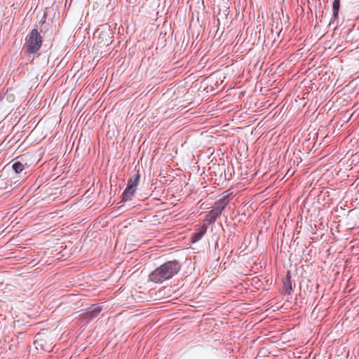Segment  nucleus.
<instances>
[{"label":"nucleus","mask_w":359,"mask_h":359,"mask_svg":"<svg viewBox=\"0 0 359 359\" xmlns=\"http://www.w3.org/2000/svg\"><path fill=\"white\" fill-rule=\"evenodd\" d=\"M284 292L287 294H290L292 290V283L290 278H287V281L284 282L283 286Z\"/></svg>","instance_id":"nucleus-10"},{"label":"nucleus","mask_w":359,"mask_h":359,"mask_svg":"<svg viewBox=\"0 0 359 359\" xmlns=\"http://www.w3.org/2000/svg\"><path fill=\"white\" fill-rule=\"evenodd\" d=\"M340 7V0H334L332 5L333 16L334 19L338 18L339 11Z\"/></svg>","instance_id":"nucleus-9"},{"label":"nucleus","mask_w":359,"mask_h":359,"mask_svg":"<svg viewBox=\"0 0 359 359\" xmlns=\"http://www.w3.org/2000/svg\"><path fill=\"white\" fill-rule=\"evenodd\" d=\"M101 311V308L97 304L93 305L88 311L86 312L85 315L88 320H92L96 318Z\"/></svg>","instance_id":"nucleus-5"},{"label":"nucleus","mask_w":359,"mask_h":359,"mask_svg":"<svg viewBox=\"0 0 359 359\" xmlns=\"http://www.w3.org/2000/svg\"><path fill=\"white\" fill-rule=\"evenodd\" d=\"M181 269L180 264L174 260L167 262L157 267L149 275V280L156 283H161L177 274Z\"/></svg>","instance_id":"nucleus-1"},{"label":"nucleus","mask_w":359,"mask_h":359,"mask_svg":"<svg viewBox=\"0 0 359 359\" xmlns=\"http://www.w3.org/2000/svg\"><path fill=\"white\" fill-rule=\"evenodd\" d=\"M207 231V227L203 225L201 228L196 230V231L192 234L191 236V242L196 243L199 241L203 236L205 234Z\"/></svg>","instance_id":"nucleus-6"},{"label":"nucleus","mask_w":359,"mask_h":359,"mask_svg":"<svg viewBox=\"0 0 359 359\" xmlns=\"http://www.w3.org/2000/svg\"><path fill=\"white\" fill-rule=\"evenodd\" d=\"M140 180V174L137 173L128 180L127 187L122 194V201H128L132 199V197L136 191Z\"/></svg>","instance_id":"nucleus-3"},{"label":"nucleus","mask_w":359,"mask_h":359,"mask_svg":"<svg viewBox=\"0 0 359 359\" xmlns=\"http://www.w3.org/2000/svg\"><path fill=\"white\" fill-rule=\"evenodd\" d=\"M357 187H358V188H359V182H358V185H357Z\"/></svg>","instance_id":"nucleus-11"},{"label":"nucleus","mask_w":359,"mask_h":359,"mask_svg":"<svg viewBox=\"0 0 359 359\" xmlns=\"http://www.w3.org/2000/svg\"><path fill=\"white\" fill-rule=\"evenodd\" d=\"M21 158L20 156L12 161V168L16 173H20L25 169L24 164L20 161Z\"/></svg>","instance_id":"nucleus-8"},{"label":"nucleus","mask_w":359,"mask_h":359,"mask_svg":"<svg viewBox=\"0 0 359 359\" xmlns=\"http://www.w3.org/2000/svg\"><path fill=\"white\" fill-rule=\"evenodd\" d=\"M42 37L36 29H33L26 37L25 47L28 53H35L41 47Z\"/></svg>","instance_id":"nucleus-2"},{"label":"nucleus","mask_w":359,"mask_h":359,"mask_svg":"<svg viewBox=\"0 0 359 359\" xmlns=\"http://www.w3.org/2000/svg\"><path fill=\"white\" fill-rule=\"evenodd\" d=\"M229 203V199L228 196H224L222 198L217 201L212 207V208L218 212L220 215H222V211L225 209L226 205Z\"/></svg>","instance_id":"nucleus-4"},{"label":"nucleus","mask_w":359,"mask_h":359,"mask_svg":"<svg viewBox=\"0 0 359 359\" xmlns=\"http://www.w3.org/2000/svg\"><path fill=\"white\" fill-rule=\"evenodd\" d=\"M221 215L213 208L206 215L204 219L209 224H214Z\"/></svg>","instance_id":"nucleus-7"}]
</instances>
